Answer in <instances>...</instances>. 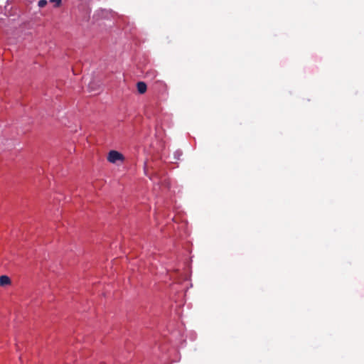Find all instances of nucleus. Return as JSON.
Returning <instances> with one entry per match:
<instances>
[{
	"mask_svg": "<svg viewBox=\"0 0 364 364\" xmlns=\"http://www.w3.org/2000/svg\"><path fill=\"white\" fill-rule=\"evenodd\" d=\"M50 1L52 3H55L57 6H60L61 3V0H50Z\"/></svg>",
	"mask_w": 364,
	"mask_h": 364,
	"instance_id": "nucleus-6",
	"label": "nucleus"
},
{
	"mask_svg": "<svg viewBox=\"0 0 364 364\" xmlns=\"http://www.w3.org/2000/svg\"><path fill=\"white\" fill-rule=\"evenodd\" d=\"M136 88H137L139 93L144 94L146 92V91L147 90V86H146V84L144 82H138L136 83Z\"/></svg>",
	"mask_w": 364,
	"mask_h": 364,
	"instance_id": "nucleus-2",
	"label": "nucleus"
},
{
	"mask_svg": "<svg viewBox=\"0 0 364 364\" xmlns=\"http://www.w3.org/2000/svg\"><path fill=\"white\" fill-rule=\"evenodd\" d=\"M124 156L122 154L118 152L117 151H110L107 156V160L110 163L114 164L117 161H123Z\"/></svg>",
	"mask_w": 364,
	"mask_h": 364,
	"instance_id": "nucleus-1",
	"label": "nucleus"
},
{
	"mask_svg": "<svg viewBox=\"0 0 364 364\" xmlns=\"http://www.w3.org/2000/svg\"><path fill=\"white\" fill-rule=\"evenodd\" d=\"M11 283L10 278L6 275H2L0 277V286H6Z\"/></svg>",
	"mask_w": 364,
	"mask_h": 364,
	"instance_id": "nucleus-3",
	"label": "nucleus"
},
{
	"mask_svg": "<svg viewBox=\"0 0 364 364\" xmlns=\"http://www.w3.org/2000/svg\"><path fill=\"white\" fill-rule=\"evenodd\" d=\"M47 3L46 0H40L38 2V5L40 8H43L46 6Z\"/></svg>",
	"mask_w": 364,
	"mask_h": 364,
	"instance_id": "nucleus-4",
	"label": "nucleus"
},
{
	"mask_svg": "<svg viewBox=\"0 0 364 364\" xmlns=\"http://www.w3.org/2000/svg\"><path fill=\"white\" fill-rule=\"evenodd\" d=\"M156 75V71H150V72H147L146 73V77H155Z\"/></svg>",
	"mask_w": 364,
	"mask_h": 364,
	"instance_id": "nucleus-5",
	"label": "nucleus"
}]
</instances>
